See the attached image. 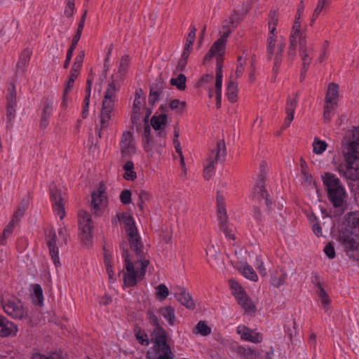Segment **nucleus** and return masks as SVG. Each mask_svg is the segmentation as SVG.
<instances>
[{
    "label": "nucleus",
    "instance_id": "obj_63",
    "mask_svg": "<svg viewBox=\"0 0 359 359\" xmlns=\"http://www.w3.org/2000/svg\"><path fill=\"white\" fill-rule=\"evenodd\" d=\"M196 31L197 29L196 27L194 25H191L185 44H189V46H193L196 38Z\"/></svg>",
    "mask_w": 359,
    "mask_h": 359
},
{
    "label": "nucleus",
    "instance_id": "obj_59",
    "mask_svg": "<svg viewBox=\"0 0 359 359\" xmlns=\"http://www.w3.org/2000/svg\"><path fill=\"white\" fill-rule=\"evenodd\" d=\"M334 104L328 102H325L323 118L325 122H330L332 118V110L333 109Z\"/></svg>",
    "mask_w": 359,
    "mask_h": 359
},
{
    "label": "nucleus",
    "instance_id": "obj_10",
    "mask_svg": "<svg viewBox=\"0 0 359 359\" xmlns=\"http://www.w3.org/2000/svg\"><path fill=\"white\" fill-rule=\"evenodd\" d=\"M153 348L154 353L148 351L146 359H173L175 356L168 344V340L154 344Z\"/></svg>",
    "mask_w": 359,
    "mask_h": 359
},
{
    "label": "nucleus",
    "instance_id": "obj_50",
    "mask_svg": "<svg viewBox=\"0 0 359 359\" xmlns=\"http://www.w3.org/2000/svg\"><path fill=\"white\" fill-rule=\"evenodd\" d=\"M353 164L351 165L347 164L346 176L348 179L355 181L359 180V166L355 168H353Z\"/></svg>",
    "mask_w": 359,
    "mask_h": 359
},
{
    "label": "nucleus",
    "instance_id": "obj_12",
    "mask_svg": "<svg viewBox=\"0 0 359 359\" xmlns=\"http://www.w3.org/2000/svg\"><path fill=\"white\" fill-rule=\"evenodd\" d=\"M264 175L257 177L255 186L253 188L252 199L258 202L264 200L266 207L269 209L272 202L269 199V194L266 189Z\"/></svg>",
    "mask_w": 359,
    "mask_h": 359
},
{
    "label": "nucleus",
    "instance_id": "obj_64",
    "mask_svg": "<svg viewBox=\"0 0 359 359\" xmlns=\"http://www.w3.org/2000/svg\"><path fill=\"white\" fill-rule=\"evenodd\" d=\"M324 252L326 255V256L330 259H334L335 257V250L332 243H327L324 248Z\"/></svg>",
    "mask_w": 359,
    "mask_h": 359
},
{
    "label": "nucleus",
    "instance_id": "obj_52",
    "mask_svg": "<svg viewBox=\"0 0 359 359\" xmlns=\"http://www.w3.org/2000/svg\"><path fill=\"white\" fill-rule=\"evenodd\" d=\"M313 152L317 154H323L327 147L325 142L316 139L313 144Z\"/></svg>",
    "mask_w": 359,
    "mask_h": 359
},
{
    "label": "nucleus",
    "instance_id": "obj_30",
    "mask_svg": "<svg viewBox=\"0 0 359 359\" xmlns=\"http://www.w3.org/2000/svg\"><path fill=\"white\" fill-rule=\"evenodd\" d=\"M168 117L166 114H161L158 116L154 115L150 119V124L154 130H157L165 128L168 124Z\"/></svg>",
    "mask_w": 359,
    "mask_h": 359
},
{
    "label": "nucleus",
    "instance_id": "obj_22",
    "mask_svg": "<svg viewBox=\"0 0 359 359\" xmlns=\"http://www.w3.org/2000/svg\"><path fill=\"white\" fill-rule=\"evenodd\" d=\"M237 332L241 335L243 340L259 343L262 341V335L259 332H253L250 328L243 326L242 329L240 327L237 329Z\"/></svg>",
    "mask_w": 359,
    "mask_h": 359
},
{
    "label": "nucleus",
    "instance_id": "obj_61",
    "mask_svg": "<svg viewBox=\"0 0 359 359\" xmlns=\"http://www.w3.org/2000/svg\"><path fill=\"white\" fill-rule=\"evenodd\" d=\"M217 215L219 219V223L227 222L228 217L225 208V204L217 205Z\"/></svg>",
    "mask_w": 359,
    "mask_h": 359
},
{
    "label": "nucleus",
    "instance_id": "obj_51",
    "mask_svg": "<svg viewBox=\"0 0 359 359\" xmlns=\"http://www.w3.org/2000/svg\"><path fill=\"white\" fill-rule=\"evenodd\" d=\"M142 142L144 150L145 152H149L152 150L154 141L153 140L152 136L150 135L149 136H144L142 137Z\"/></svg>",
    "mask_w": 359,
    "mask_h": 359
},
{
    "label": "nucleus",
    "instance_id": "obj_29",
    "mask_svg": "<svg viewBox=\"0 0 359 359\" xmlns=\"http://www.w3.org/2000/svg\"><path fill=\"white\" fill-rule=\"evenodd\" d=\"M130 62V57L128 55H124L121 57L117 72V75L116 77L114 76V79H118V82L123 80V78L128 72Z\"/></svg>",
    "mask_w": 359,
    "mask_h": 359
},
{
    "label": "nucleus",
    "instance_id": "obj_35",
    "mask_svg": "<svg viewBox=\"0 0 359 359\" xmlns=\"http://www.w3.org/2000/svg\"><path fill=\"white\" fill-rule=\"evenodd\" d=\"M226 95L228 100L231 103H234L237 101L238 96V83L233 81H230L228 83L226 89Z\"/></svg>",
    "mask_w": 359,
    "mask_h": 359
},
{
    "label": "nucleus",
    "instance_id": "obj_62",
    "mask_svg": "<svg viewBox=\"0 0 359 359\" xmlns=\"http://www.w3.org/2000/svg\"><path fill=\"white\" fill-rule=\"evenodd\" d=\"M220 224V229L222 230L225 236L229 238H231L233 240L235 239L234 234L233 233V230L231 228H230L227 225V222H221Z\"/></svg>",
    "mask_w": 359,
    "mask_h": 359
},
{
    "label": "nucleus",
    "instance_id": "obj_46",
    "mask_svg": "<svg viewBox=\"0 0 359 359\" xmlns=\"http://www.w3.org/2000/svg\"><path fill=\"white\" fill-rule=\"evenodd\" d=\"M194 329L196 330L197 333L202 336H208L211 333V328L203 320H200Z\"/></svg>",
    "mask_w": 359,
    "mask_h": 359
},
{
    "label": "nucleus",
    "instance_id": "obj_3",
    "mask_svg": "<svg viewBox=\"0 0 359 359\" xmlns=\"http://www.w3.org/2000/svg\"><path fill=\"white\" fill-rule=\"evenodd\" d=\"M1 303L4 311L13 318L21 320L26 318L28 316L27 310L18 298L2 299Z\"/></svg>",
    "mask_w": 359,
    "mask_h": 359
},
{
    "label": "nucleus",
    "instance_id": "obj_1",
    "mask_svg": "<svg viewBox=\"0 0 359 359\" xmlns=\"http://www.w3.org/2000/svg\"><path fill=\"white\" fill-rule=\"evenodd\" d=\"M322 180L332 205L334 208H343L345 205L346 193L341 180L331 172H325L322 176Z\"/></svg>",
    "mask_w": 359,
    "mask_h": 359
},
{
    "label": "nucleus",
    "instance_id": "obj_17",
    "mask_svg": "<svg viewBox=\"0 0 359 359\" xmlns=\"http://www.w3.org/2000/svg\"><path fill=\"white\" fill-rule=\"evenodd\" d=\"M223 59L219 56L217 58V68H216L215 75V93H216V105L217 108L219 109L221 107L222 100V77H223Z\"/></svg>",
    "mask_w": 359,
    "mask_h": 359
},
{
    "label": "nucleus",
    "instance_id": "obj_2",
    "mask_svg": "<svg viewBox=\"0 0 359 359\" xmlns=\"http://www.w3.org/2000/svg\"><path fill=\"white\" fill-rule=\"evenodd\" d=\"M116 83H118V79H114V75H112L111 76V81L108 84L102 100L100 113L102 128H107L109 126V121L111 117V113L114 109L116 99V92L118 90L116 86Z\"/></svg>",
    "mask_w": 359,
    "mask_h": 359
},
{
    "label": "nucleus",
    "instance_id": "obj_47",
    "mask_svg": "<svg viewBox=\"0 0 359 359\" xmlns=\"http://www.w3.org/2000/svg\"><path fill=\"white\" fill-rule=\"evenodd\" d=\"M150 198H151V195L147 191L141 190L139 192L137 205L140 210L143 211L144 203L146 201H149Z\"/></svg>",
    "mask_w": 359,
    "mask_h": 359
},
{
    "label": "nucleus",
    "instance_id": "obj_26",
    "mask_svg": "<svg viewBox=\"0 0 359 359\" xmlns=\"http://www.w3.org/2000/svg\"><path fill=\"white\" fill-rule=\"evenodd\" d=\"M346 220L347 222L346 228L347 231H351V233H353V230L359 232V211L348 213Z\"/></svg>",
    "mask_w": 359,
    "mask_h": 359
},
{
    "label": "nucleus",
    "instance_id": "obj_23",
    "mask_svg": "<svg viewBox=\"0 0 359 359\" xmlns=\"http://www.w3.org/2000/svg\"><path fill=\"white\" fill-rule=\"evenodd\" d=\"M18 331L17 327L7 318L0 315V336L8 337L12 334H15Z\"/></svg>",
    "mask_w": 359,
    "mask_h": 359
},
{
    "label": "nucleus",
    "instance_id": "obj_49",
    "mask_svg": "<svg viewBox=\"0 0 359 359\" xmlns=\"http://www.w3.org/2000/svg\"><path fill=\"white\" fill-rule=\"evenodd\" d=\"M316 293L320 299V302L325 308L327 307L330 303V299L323 287L316 290Z\"/></svg>",
    "mask_w": 359,
    "mask_h": 359
},
{
    "label": "nucleus",
    "instance_id": "obj_57",
    "mask_svg": "<svg viewBox=\"0 0 359 359\" xmlns=\"http://www.w3.org/2000/svg\"><path fill=\"white\" fill-rule=\"evenodd\" d=\"M147 317L149 320L150 323L155 327L154 329H158L159 327H163L159 324L158 318L155 315V313L151 310H148L147 311Z\"/></svg>",
    "mask_w": 359,
    "mask_h": 359
},
{
    "label": "nucleus",
    "instance_id": "obj_55",
    "mask_svg": "<svg viewBox=\"0 0 359 359\" xmlns=\"http://www.w3.org/2000/svg\"><path fill=\"white\" fill-rule=\"evenodd\" d=\"M229 284L232 289L233 295L236 297L241 294V293H245L244 289L237 283L236 280H229Z\"/></svg>",
    "mask_w": 359,
    "mask_h": 359
},
{
    "label": "nucleus",
    "instance_id": "obj_43",
    "mask_svg": "<svg viewBox=\"0 0 359 359\" xmlns=\"http://www.w3.org/2000/svg\"><path fill=\"white\" fill-rule=\"evenodd\" d=\"M236 353L243 359H252L255 355V350L250 347L239 346L236 348Z\"/></svg>",
    "mask_w": 359,
    "mask_h": 359
},
{
    "label": "nucleus",
    "instance_id": "obj_13",
    "mask_svg": "<svg viewBox=\"0 0 359 359\" xmlns=\"http://www.w3.org/2000/svg\"><path fill=\"white\" fill-rule=\"evenodd\" d=\"M165 88L166 83L162 77V74H160L156 79V82L149 85V104L154 106L156 102L159 100L160 96Z\"/></svg>",
    "mask_w": 359,
    "mask_h": 359
},
{
    "label": "nucleus",
    "instance_id": "obj_16",
    "mask_svg": "<svg viewBox=\"0 0 359 359\" xmlns=\"http://www.w3.org/2000/svg\"><path fill=\"white\" fill-rule=\"evenodd\" d=\"M50 194L54 210L60 216V219H63L65 217V211L61 191L57 188H51Z\"/></svg>",
    "mask_w": 359,
    "mask_h": 359
},
{
    "label": "nucleus",
    "instance_id": "obj_41",
    "mask_svg": "<svg viewBox=\"0 0 359 359\" xmlns=\"http://www.w3.org/2000/svg\"><path fill=\"white\" fill-rule=\"evenodd\" d=\"M123 169L126 171L123 177L126 180H134L137 177V174L133 170L134 163L132 161H127L123 165Z\"/></svg>",
    "mask_w": 359,
    "mask_h": 359
},
{
    "label": "nucleus",
    "instance_id": "obj_31",
    "mask_svg": "<svg viewBox=\"0 0 359 359\" xmlns=\"http://www.w3.org/2000/svg\"><path fill=\"white\" fill-rule=\"evenodd\" d=\"M151 335L152 337L151 341L154 344L168 340L169 338L168 332L163 327L154 329Z\"/></svg>",
    "mask_w": 359,
    "mask_h": 359
},
{
    "label": "nucleus",
    "instance_id": "obj_19",
    "mask_svg": "<svg viewBox=\"0 0 359 359\" xmlns=\"http://www.w3.org/2000/svg\"><path fill=\"white\" fill-rule=\"evenodd\" d=\"M351 234L352 233H351ZM339 239L342 245L345 247L348 255L351 258L352 255H351V252H354L358 250V241L353 238L351 235L349 234V231H347L346 230L340 235Z\"/></svg>",
    "mask_w": 359,
    "mask_h": 359
},
{
    "label": "nucleus",
    "instance_id": "obj_53",
    "mask_svg": "<svg viewBox=\"0 0 359 359\" xmlns=\"http://www.w3.org/2000/svg\"><path fill=\"white\" fill-rule=\"evenodd\" d=\"M120 147L123 157L129 156L135 152V147L131 143L120 144Z\"/></svg>",
    "mask_w": 359,
    "mask_h": 359
},
{
    "label": "nucleus",
    "instance_id": "obj_42",
    "mask_svg": "<svg viewBox=\"0 0 359 359\" xmlns=\"http://www.w3.org/2000/svg\"><path fill=\"white\" fill-rule=\"evenodd\" d=\"M312 50L305 49L299 50V55L302 60V67L304 72H307L311 62V57L310 53Z\"/></svg>",
    "mask_w": 359,
    "mask_h": 359
},
{
    "label": "nucleus",
    "instance_id": "obj_8",
    "mask_svg": "<svg viewBox=\"0 0 359 359\" xmlns=\"http://www.w3.org/2000/svg\"><path fill=\"white\" fill-rule=\"evenodd\" d=\"M107 196L106 194L105 185L101 182L97 190L93 191L91 194V203L90 206L93 212L96 215H99L107 205Z\"/></svg>",
    "mask_w": 359,
    "mask_h": 359
},
{
    "label": "nucleus",
    "instance_id": "obj_24",
    "mask_svg": "<svg viewBox=\"0 0 359 359\" xmlns=\"http://www.w3.org/2000/svg\"><path fill=\"white\" fill-rule=\"evenodd\" d=\"M53 112V102L46 99L42 110L40 120V128L45 129L49 124V118Z\"/></svg>",
    "mask_w": 359,
    "mask_h": 359
},
{
    "label": "nucleus",
    "instance_id": "obj_60",
    "mask_svg": "<svg viewBox=\"0 0 359 359\" xmlns=\"http://www.w3.org/2000/svg\"><path fill=\"white\" fill-rule=\"evenodd\" d=\"M75 9V0H68L64 13L67 18H72Z\"/></svg>",
    "mask_w": 359,
    "mask_h": 359
},
{
    "label": "nucleus",
    "instance_id": "obj_7",
    "mask_svg": "<svg viewBox=\"0 0 359 359\" xmlns=\"http://www.w3.org/2000/svg\"><path fill=\"white\" fill-rule=\"evenodd\" d=\"M342 153L345 157L346 164L351 165L359 158V138H355L353 134V140L345 137L342 140Z\"/></svg>",
    "mask_w": 359,
    "mask_h": 359
},
{
    "label": "nucleus",
    "instance_id": "obj_36",
    "mask_svg": "<svg viewBox=\"0 0 359 359\" xmlns=\"http://www.w3.org/2000/svg\"><path fill=\"white\" fill-rule=\"evenodd\" d=\"M29 202V198H22L12 217L20 222L28 208Z\"/></svg>",
    "mask_w": 359,
    "mask_h": 359
},
{
    "label": "nucleus",
    "instance_id": "obj_5",
    "mask_svg": "<svg viewBox=\"0 0 359 359\" xmlns=\"http://www.w3.org/2000/svg\"><path fill=\"white\" fill-rule=\"evenodd\" d=\"M226 145L224 140H219L217 143L216 149L212 151V154L215 155L214 159L210 156L208 158V164L204 168L203 177L206 180H209L213 173L215 169V162L221 161L223 162L225 159L226 156Z\"/></svg>",
    "mask_w": 359,
    "mask_h": 359
},
{
    "label": "nucleus",
    "instance_id": "obj_45",
    "mask_svg": "<svg viewBox=\"0 0 359 359\" xmlns=\"http://www.w3.org/2000/svg\"><path fill=\"white\" fill-rule=\"evenodd\" d=\"M241 271L243 276L250 280L257 281L258 280L255 270L248 264L243 266Z\"/></svg>",
    "mask_w": 359,
    "mask_h": 359
},
{
    "label": "nucleus",
    "instance_id": "obj_25",
    "mask_svg": "<svg viewBox=\"0 0 359 359\" xmlns=\"http://www.w3.org/2000/svg\"><path fill=\"white\" fill-rule=\"evenodd\" d=\"M297 97L298 94L296 93L295 97L294 98H288L287 102V107H286V114L287 117L285 120V127H287L290 126L292 121L294 119V110L297 107Z\"/></svg>",
    "mask_w": 359,
    "mask_h": 359
},
{
    "label": "nucleus",
    "instance_id": "obj_40",
    "mask_svg": "<svg viewBox=\"0 0 359 359\" xmlns=\"http://www.w3.org/2000/svg\"><path fill=\"white\" fill-rule=\"evenodd\" d=\"M168 107L175 111L177 114H182L187 107V102L185 101H180L179 99H174L170 101Z\"/></svg>",
    "mask_w": 359,
    "mask_h": 359
},
{
    "label": "nucleus",
    "instance_id": "obj_9",
    "mask_svg": "<svg viewBox=\"0 0 359 359\" xmlns=\"http://www.w3.org/2000/svg\"><path fill=\"white\" fill-rule=\"evenodd\" d=\"M17 100L16 90L14 84L8 89V94L6 97V129L11 130L13 126V121L16 114Z\"/></svg>",
    "mask_w": 359,
    "mask_h": 359
},
{
    "label": "nucleus",
    "instance_id": "obj_20",
    "mask_svg": "<svg viewBox=\"0 0 359 359\" xmlns=\"http://www.w3.org/2000/svg\"><path fill=\"white\" fill-rule=\"evenodd\" d=\"M225 43L223 41V39H217L216 41L214 42V43L210 47L208 52L205 54L203 62H205L206 61L210 60L212 57L215 55H217L216 60L217 61L218 57H221L223 60V54L224 53L225 50ZM217 66V63L216 64Z\"/></svg>",
    "mask_w": 359,
    "mask_h": 359
},
{
    "label": "nucleus",
    "instance_id": "obj_48",
    "mask_svg": "<svg viewBox=\"0 0 359 359\" xmlns=\"http://www.w3.org/2000/svg\"><path fill=\"white\" fill-rule=\"evenodd\" d=\"M156 297L159 300H164L169 294V290L164 284H160L156 287Z\"/></svg>",
    "mask_w": 359,
    "mask_h": 359
},
{
    "label": "nucleus",
    "instance_id": "obj_39",
    "mask_svg": "<svg viewBox=\"0 0 359 359\" xmlns=\"http://www.w3.org/2000/svg\"><path fill=\"white\" fill-rule=\"evenodd\" d=\"M286 278L287 274L283 271L276 272L273 276H271V283L274 287H279L285 283Z\"/></svg>",
    "mask_w": 359,
    "mask_h": 359
},
{
    "label": "nucleus",
    "instance_id": "obj_34",
    "mask_svg": "<svg viewBox=\"0 0 359 359\" xmlns=\"http://www.w3.org/2000/svg\"><path fill=\"white\" fill-rule=\"evenodd\" d=\"M117 217L119 221L121 220L124 223L126 232L130 231V229L133 230L137 229L134 219L131 215L126 212H123L120 215H117Z\"/></svg>",
    "mask_w": 359,
    "mask_h": 359
},
{
    "label": "nucleus",
    "instance_id": "obj_15",
    "mask_svg": "<svg viewBox=\"0 0 359 359\" xmlns=\"http://www.w3.org/2000/svg\"><path fill=\"white\" fill-rule=\"evenodd\" d=\"M172 290L175 297L182 305L189 309L193 310L195 309V303L186 288L176 286L172 289Z\"/></svg>",
    "mask_w": 359,
    "mask_h": 359
},
{
    "label": "nucleus",
    "instance_id": "obj_38",
    "mask_svg": "<svg viewBox=\"0 0 359 359\" xmlns=\"http://www.w3.org/2000/svg\"><path fill=\"white\" fill-rule=\"evenodd\" d=\"M187 77L184 74H180L177 77L170 79V85L175 86L180 90H184L186 86Z\"/></svg>",
    "mask_w": 359,
    "mask_h": 359
},
{
    "label": "nucleus",
    "instance_id": "obj_11",
    "mask_svg": "<svg viewBox=\"0 0 359 359\" xmlns=\"http://www.w3.org/2000/svg\"><path fill=\"white\" fill-rule=\"evenodd\" d=\"M153 348L154 353L148 351L146 359H173L175 356L168 344V340L154 344Z\"/></svg>",
    "mask_w": 359,
    "mask_h": 359
},
{
    "label": "nucleus",
    "instance_id": "obj_56",
    "mask_svg": "<svg viewBox=\"0 0 359 359\" xmlns=\"http://www.w3.org/2000/svg\"><path fill=\"white\" fill-rule=\"evenodd\" d=\"M268 45H267V55L268 59L270 60L272 58L273 50L275 48L276 43V36H269L267 39Z\"/></svg>",
    "mask_w": 359,
    "mask_h": 359
},
{
    "label": "nucleus",
    "instance_id": "obj_4",
    "mask_svg": "<svg viewBox=\"0 0 359 359\" xmlns=\"http://www.w3.org/2000/svg\"><path fill=\"white\" fill-rule=\"evenodd\" d=\"M79 224L81 230V240L86 246H90L92 243L93 228L91 216L86 211L81 210L79 212Z\"/></svg>",
    "mask_w": 359,
    "mask_h": 359
},
{
    "label": "nucleus",
    "instance_id": "obj_37",
    "mask_svg": "<svg viewBox=\"0 0 359 359\" xmlns=\"http://www.w3.org/2000/svg\"><path fill=\"white\" fill-rule=\"evenodd\" d=\"M135 336L137 341L142 346H148L150 343L147 334L140 327L135 326L134 328Z\"/></svg>",
    "mask_w": 359,
    "mask_h": 359
},
{
    "label": "nucleus",
    "instance_id": "obj_27",
    "mask_svg": "<svg viewBox=\"0 0 359 359\" xmlns=\"http://www.w3.org/2000/svg\"><path fill=\"white\" fill-rule=\"evenodd\" d=\"M238 304L247 312H255V306L252 299L245 293H241L239 296L235 297Z\"/></svg>",
    "mask_w": 359,
    "mask_h": 359
},
{
    "label": "nucleus",
    "instance_id": "obj_54",
    "mask_svg": "<svg viewBox=\"0 0 359 359\" xmlns=\"http://www.w3.org/2000/svg\"><path fill=\"white\" fill-rule=\"evenodd\" d=\"M121 202L126 205L132 203V191L128 189H123L120 194Z\"/></svg>",
    "mask_w": 359,
    "mask_h": 359
},
{
    "label": "nucleus",
    "instance_id": "obj_21",
    "mask_svg": "<svg viewBox=\"0 0 359 359\" xmlns=\"http://www.w3.org/2000/svg\"><path fill=\"white\" fill-rule=\"evenodd\" d=\"M32 55V50L29 48H26L22 50L16 65V73L18 74L23 75L25 73Z\"/></svg>",
    "mask_w": 359,
    "mask_h": 359
},
{
    "label": "nucleus",
    "instance_id": "obj_32",
    "mask_svg": "<svg viewBox=\"0 0 359 359\" xmlns=\"http://www.w3.org/2000/svg\"><path fill=\"white\" fill-rule=\"evenodd\" d=\"M339 96V86L334 83L328 85V89L325 97V102L334 104Z\"/></svg>",
    "mask_w": 359,
    "mask_h": 359
},
{
    "label": "nucleus",
    "instance_id": "obj_6",
    "mask_svg": "<svg viewBox=\"0 0 359 359\" xmlns=\"http://www.w3.org/2000/svg\"><path fill=\"white\" fill-rule=\"evenodd\" d=\"M127 243L126 241H123L120 244V248L122 250V256L124 257V261L126 263V269L127 270L128 273H124L123 280L124 285L127 287H133L137 285V271L135 269L133 263L130 258L128 248H127Z\"/></svg>",
    "mask_w": 359,
    "mask_h": 359
},
{
    "label": "nucleus",
    "instance_id": "obj_33",
    "mask_svg": "<svg viewBox=\"0 0 359 359\" xmlns=\"http://www.w3.org/2000/svg\"><path fill=\"white\" fill-rule=\"evenodd\" d=\"M160 314L168 321V324L173 325L175 320V309L171 306H163L159 309Z\"/></svg>",
    "mask_w": 359,
    "mask_h": 359
},
{
    "label": "nucleus",
    "instance_id": "obj_14",
    "mask_svg": "<svg viewBox=\"0 0 359 359\" xmlns=\"http://www.w3.org/2000/svg\"><path fill=\"white\" fill-rule=\"evenodd\" d=\"M128 236V242L130 247L135 252L137 259H142L146 257V254L143 252V243L137 231V229L130 230L126 232Z\"/></svg>",
    "mask_w": 359,
    "mask_h": 359
},
{
    "label": "nucleus",
    "instance_id": "obj_28",
    "mask_svg": "<svg viewBox=\"0 0 359 359\" xmlns=\"http://www.w3.org/2000/svg\"><path fill=\"white\" fill-rule=\"evenodd\" d=\"M238 304L247 312H255V306L252 299L245 293H241L239 296L235 297Z\"/></svg>",
    "mask_w": 359,
    "mask_h": 359
},
{
    "label": "nucleus",
    "instance_id": "obj_44",
    "mask_svg": "<svg viewBox=\"0 0 359 359\" xmlns=\"http://www.w3.org/2000/svg\"><path fill=\"white\" fill-rule=\"evenodd\" d=\"M141 119V109H137L133 108L132 114L130 117L131 123L134 126H135L136 130H139L142 128V123L140 122Z\"/></svg>",
    "mask_w": 359,
    "mask_h": 359
},
{
    "label": "nucleus",
    "instance_id": "obj_58",
    "mask_svg": "<svg viewBox=\"0 0 359 359\" xmlns=\"http://www.w3.org/2000/svg\"><path fill=\"white\" fill-rule=\"evenodd\" d=\"M34 294L36 298V304L41 305L43 301V290L40 285H34Z\"/></svg>",
    "mask_w": 359,
    "mask_h": 359
},
{
    "label": "nucleus",
    "instance_id": "obj_18",
    "mask_svg": "<svg viewBox=\"0 0 359 359\" xmlns=\"http://www.w3.org/2000/svg\"><path fill=\"white\" fill-rule=\"evenodd\" d=\"M48 240L46 241L47 245L49 248V253L51 259L55 265V266H60L59 255H58V248L56 245L57 236L55 230L52 229L49 231L47 235Z\"/></svg>",
    "mask_w": 359,
    "mask_h": 359
}]
</instances>
